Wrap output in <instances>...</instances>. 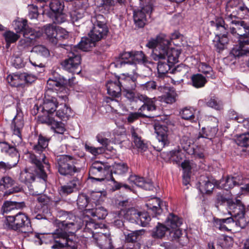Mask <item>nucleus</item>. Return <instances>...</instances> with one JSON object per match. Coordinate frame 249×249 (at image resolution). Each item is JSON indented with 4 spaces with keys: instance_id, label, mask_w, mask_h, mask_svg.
Segmentation results:
<instances>
[{
    "instance_id": "obj_1",
    "label": "nucleus",
    "mask_w": 249,
    "mask_h": 249,
    "mask_svg": "<svg viewBox=\"0 0 249 249\" xmlns=\"http://www.w3.org/2000/svg\"><path fill=\"white\" fill-rule=\"evenodd\" d=\"M75 216L70 213H67V217L65 220H56L55 224L58 227L53 234L54 244L53 249H62L66 248L68 249H77V243L75 241L74 235L69 234L67 232L72 229L75 224L73 221L70 220L75 218Z\"/></svg>"
},
{
    "instance_id": "obj_2",
    "label": "nucleus",
    "mask_w": 249,
    "mask_h": 249,
    "mask_svg": "<svg viewBox=\"0 0 249 249\" xmlns=\"http://www.w3.org/2000/svg\"><path fill=\"white\" fill-rule=\"evenodd\" d=\"M50 139L39 135L37 143L33 146L34 153H29V161L34 166V171L36 175L44 180L47 178V175L44 170L43 164L46 166V168H50L48 161L46 160L45 154L44 153L45 149L48 146Z\"/></svg>"
},
{
    "instance_id": "obj_3",
    "label": "nucleus",
    "mask_w": 249,
    "mask_h": 249,
    "mask_svg": "<svg viewBox=\"0 0 249 249\" xmlns=\"http://www.w3.org/2000/svg\"><path fill=\"white\" fill-rule=\"evenodd\" d=\"M24 124L22 113L18 112L11 124V129L13 133L12 142L15 146L10 145L6 142H0V152L6 155L17 157L18 151L15 146L19 145L22 142L21 131Z\"/></svg>"
},
{
    "instance_id": "obj_4",
    "label": "nucleus",
    "mask_w": 249,
    "mask_h": 249,
    "mask_svg": "<svg viewBox=\"0 0 249 249\" xmlns=\"http://www.w3.org/2000/svg\"><path fill=\"white\" fill-rule=\"evenodd\" d=\"M79 161V160L70 155L57 156L55 160L56 167L61 175L73 176L80 171V168L76 166Z\"/></svg>"
},
{
    "instance_id": "obj_5",
    "label": "nucleus",
    "mask_w": 249,
    "mask_h": 249,
    "mask_svg": "<svg viewBox=\"0 0 249 249\" xmlns=\"http://www.w3.org/2000/svg\"><path fill=\"white\" fill-rule=\"evenodd\" d=\"M30 225L28 216L24 213L18 212L14 215L6 216L3 223L5 229L17 231Z\"/></svg>"
},
{
    "instance_id": "obj_6",
    "label": "nucleus",
    "mask_w": 249,
    "mask_h": 249,
    "mask_svg": "<svg viewBox=\"0 0 249 249\" xmlns=\"http://www.w3.org/2000/svg\"><path fill=\"white\" fill-rule=\"evenodd\" d=\"M167 45L163 46L160 50H155L154 53L151 54L152 58L154 60H159L160 59H165L167 58V62L173 65L178 62V59L180 54V52L176 49H169Z\"/></svg>"
},
{
    "instance_id": "obj_7",
    "label": "nucleus",
    "mask_w": 249,
    "mask_h": 249,
    "mask_svg": "<svg viewBox=\"0 0 249 249\" xmlns=\"http://www.w3.org/2000/svg\"><path fill=\"white\" fill-rule=\"evenodd\" d=\"M81 55L78 52L73 50L69 53L68 58L61 62V65L66 71L73 73L79 74L81 71Z\"/></svg>"
},
{
    "instance_id": "obj_8",
    "label": "nucleus",
    "mask_w": 249,
    "mask_h": 249,
    "mask_svg": "<svg viewBox=\"0 0 249 249\" xmlns=\"http://www.w3.org/2000/svg\"><path fill=\"white\" fill-rule=\"evenodd\" d=\"M110 172V166L106 163L95 161L90 166L89 175V178L97 181H103Z\"/></svg>"
},
{
    "instance_id": "obj_9",
    "label": "nucleus",
    "mask_w": 249,
    "mask_h": 249,
    "mask_svg": "<svg viewBox=\"0 0 249 249\" xmlns=\"http://www.w3.org/2000/svg\"><path fill=\"white\" fill-rule=\"evenodd\" d=\"M91 22L93 23V26L88 34V36L97 42L107 36L108 29L104 21L97 19V17H93L91 19Z\"/></svg>"
},
{
    "instance_id": "obj_10",
    "label": "nucleus",
    "mask_w": 249,
    "mask_h": 249,
    "mask_svg": "<svg viewBox=\"0 0 249 249\" xmlns=\"http://www.w3.org/2000/svg\"><path fill=\"white\" fill-rule=\"evenodd\" d=\"M50 91H47L45 93L42 104L39 107L35 105L34 108H36L38 112H42L43 115H50L52 116L53 113L56 111L58 102L55 97L50 94Z\"/></svg>"
},
{
    "instance_id": "obj_11",
    "label": "nucleus",
    "mask_w": 249,
    "mask_h": 249,
    "mask_svg": "<svg viewBox=\"0 0 249 249\" xmlns=\"http://www.w3.org/2000/svg\"><path fill=\"white\" fill-rule=\"evenodd\" d=\"M154 129L158 141L156 147L157 150L160 151L163 147L168 145L170 143L168 128L165 124L156 123L154 125Z\"/></svg>"
},
{
    "instance_id": "obj_12",
    "label": "nucleus",
    "mask_w": 249,
    "mask_h": 249,
    "mask_svg": "<svg viewBox=\"0 0 249 249\" xmlns=\"http://www.w3.org/2000/svg\"><path fill=\"white\" fill-rule=\"evenodd\" d=\"M15 180L11 177L4 176L0 180V190L4 192V196L21 192L22 187L20 185H15Z\"/></svg>"
},
{
    "instance_id": "obj_13",
    "label": "nucleus",
    "mask_w": 249,
    "mask_h": 249,
    "mask_svg": "<svg viewBox=\"0 0 249 249\" xmlns=\"http://www.w3.org/2000/svg\"><path fill=\"white\" fill-rule=\"evenodd\" d=\"M38 121L41 124L51 126V129L54 132L63 134L66 130L65 124L60 121H55L53 117L50 115H42L38 117Z\"/></svg>"
},
{
    "instance_id": "obj_14",
    "label": "nucleus",
    "mask_w": 249,
    "mask_h": 249,
    "mask_svg": "<svg viewBox=\"0 0 249 249\" xmlns=\"http://www.w3.org/2000/svg\"><path fill=\"white\" fill-rule=\"evenodd\" d=\"M140 101L143 104L139 108L138 110L143 118H150V112L156 110L155 98H148L146 95L140 96Z\"/></svg>"
},
{
    "instance_id": "obj_15",
    "label": "nucleus",
    "mask_w": 249,
    "mask_h": 249,
    "mask_svg": "<svg viewBox=\"0 0 249 249\" xmlns=\"http://www.w3.org/2000/svg\"><path fill=\"white\" fill-rule=\"evenodd\" d=\"M140 101L143 104L139 108L138 110L143 118H150V112L156 110L155 98H148L146 95L140 96Z\"/></svg>"
},
{
    "instance_id": "obj_16",
    "label": "nucleus",
    "mask_w": 249,
    "mask_h": 249,
    "mask_svg": "<svg viewBox=\"0 0 249 249\" xmlns=\"http://www.w3.org/2000/svg\"><path fill=\"white\" fill-rule=\"evenodd\" d=\"M92 237L97 245L101 249H112L113 248L110 233H96L91 231Z\"/></svg>"
},
{
    "instance_id": "obj_17",
    "label": "nucleus",
    "mask_w": 249,
    "mask_h": 249,
    "mask_svg": "<svg viewBox=\"0 0 249 249\" xmlns=\"http://www.w3.org/2000/svg\"><path fill=\"white\" fill-rule=\"evenodd\" d=\"M149 210H151L155 216L160 215L164 209L167 210V205L165 201H161L158 197L149 200L145 204Z\"/></svg>"
},
{
    "instance_id": "obj_18",
    "label": "nucleus",
    "mask_w": 249,
    "mask_h": 249,
    "mask_svg": "<svg viewBox=\"0 0 249 249\" xmlns=\"http://www.w3.org/2000/svg\"><path fill=\"white\" fill-rule=\"evenodd\" d=\"M232 23L237 26V35L238 39V44L235 45L232 48L233 49L236 46L240 45L241 40H249V24L245 23L244 21L233 20Z\"/></svg>"
},
{
    "instance_id": "obj_19",
    "label": "nucleus",
    "mask_w": 249,
    "mask_h": 249,
    "mask_svg": "<svg viewBox=\"0 0 249 249\" xmlns=\"http://www.w3.org/2000/svg\"><path fill=\"white\" fill-rule=\"evenodd\" d=\"M170 41L167 38V36L163 34L157 36L155 39H150L146 44V46L149 48H154L153 51L158 49L160 50L163 48V46L170 45Z\"/></svg>"
},
{
    "instance_id": "obj_20",
    "label": "nucleus",
    "mask_w": 249,
    "mask_h": 249,
    "mask_svg": "<svg viewBox=\"0 0 249 249\" xmlns=\"http://www.w3.org/2000/svg\"><path fill=\"white\" fill-rule=\"evenodd\" d=\"M80 181L77 178H74L66 185L61 186L59 189V193L62 196H68L78 190Z\"/></svg>"
},
{
    "instance_id": "obj_21",
    "label": "nucleus",
    "mask_w": 249,
    "mask_h": 249,
    "mask_svg": "<svg viewBox=\"0 0 249 249\" xmlns=\"http://www.w3.org/2000/svg\"><path fill=\"white\" fill-rule=\"evenodd\" d=\"M107 93L112 97H119L123 90L119 78L108 81L106 84Z\"/></svg>"
},
{
    "instance_id": "obj_22",
    "label": "nucleus",
    "mask_w": 249,
    "mask_h": 249,
    "mask_svg": "<svg viewBox=\"0 0 249 249\" xmlns=\"http://www.w3.org/2000/svg\"><path fill=\"white\" fill-rule=\"evenodd\" d=\"M228 207L229 213L231 215V217L235 218L245 213V208L241 201L239 199H233Z\"/></svg>"
},
{
    "instance_id": "obj_23",
    "label": "nucleus",
    "mask_w": 249,
    "mask_h": 249,
    "mask_svg": "<svg viewBox=\"0 0 249 249\" xmlns=\"http://www.w3.org/2000/svg\"><path fill=\"white\" fill-rule=\"evenodd\" d=\"M130 132L132 140L136 147L141 151H145L147 149V145L142 139L141 130L138 128H134V126H132L130 128Z\"/></svg>"
},
{
    "instance_id": "obj_24",
    "label": "nucleus",
    "mask_w": 249,
    "mask_h": 249,
    "mask_svg": "<svg viewBox=\"0 0 249 249\" xmlns=\"http://www.w3.org/2000/svg\"><path fill=\"white\" fill-rule=\"evenodd\" d=\"M17 33L23 32V36L28 37V33L33 32V30L27 25V20L23 18H18L15 20L12 24Z\"/></svg>"
},
{
    "instance_id": "obj_25",
    "label": "nucleus",
    "mask_w": 249,
    "mask_h": 249,
    "mask_svg": "<svg viewBox=\"0 0 249 249\" xmlns=\"http://www.w3.org/2000/svg\"><path fill=\"white\" fill-rule=\"evenodd\" d=\"M138 74H134L132 76H126L123 74L122 77H118L123 89H135L138 87L137 81Z\"/></svg>"
},
{
    "instance_id": "obj_26",
    "label": "nucleus",
    "mask_w": 249,
    "mask_h": 249,
    "mask_svg": "<svg viewBox=\"0 0 249 249\" xmlns=\"http://www.w3.org/2000/svg\"><path fill=\"white\" fill-rule=\"evenodd\" d=\"M244 183L243 178L242 176L235 175L234 176L228 177L224 183L220 182L219 187L228 190L235 186H240Z\"/></svg>"
},
{
    "instance_id": "obj_27",
    "label": "nucleus",
    "mask_w": 249,
    "mask_h": 249,
    "mask_svg": "<svg viewBox=\"0 0 249 249\" xmlns=\"http://www.w3.org/2000/svg\"><path fill=\"white\" fill-rule=\"evenodd\" d=\"M129 180L136 186L144 189L145 190H152L154 186L149 180H146L143 178L136 175L130 176Z\"/></svg>"
},
{
    "instance_id": "obj_28",
    "label": "nucleus",
    "mask_w": 249,
    "mask_h": 249,
    "mask_svg": "<svg viewBox=\"0 0 249 249\" xmlns=\"http://www.w3.org/2000/svg\"><path fill=\"white\" fill-rule=\"evenodd\" d=\"M240 45L232 49L231 53L235 57L249 54V40H241Z\"/></svg>"
},
{
    "instance_id": "obj_29",
    "label": "nucleus",
    "mask_w": 249,
    "mask_h": 249,
    "mask_svg": "<svg viewBox=\"0 0 249 249\" xmlns=\"http://www.w3.org/2000/svg\"><path fill=\"white\" fill-rule=\"evenodd\" d=\"M85 214L87 216H91L94 220L103 219L107 214V211L103 207L96 208H88L85 210Z\"/></svg>"
},
{
    "instance_id": "obj_30",
    "label": "nucleus",
    "mask_w": 249,
    "mask_h": 249,
    "mask_svg": "<svg viewBox=\"0 0 249 249\" xmlns=\"http://www.w3.org/2000/svg\"><path fill=\"white\" fill-rule=\"evenodd\" d=\"M55 111L56 116L63 121H67L72 115V109L70 106L66 104H60L58 109Z\"/></svg>"
},
{
    "instance_id": "obj_31",
    "label": "nucleus",
    "mask_w": 249,
    "mask_h": 249,
    "mask_svg": "<svg viewBox=\"0 0 249 249\" xmlns=\"http://www.w3.org/2000/svg\"><path fill=\"white\" fill-rule=\"evenodd\" d=\"M188 71L189 67L188 66L183 64L178 65L172 71V73L174 74L173 79L177 82L182 81Z\"/></svg>"
},
{
    "instance_id": "obj_32",
    "label": "nucleus",
    "mask_w": 249,
    "mask_h": 249,
    "mask_svg": "<svg viewBox=\"0 0 249 249\" xmlns=\"http://www.w3.org/2000/svg\"><path fill=\"white\" fill-rule=\"evenodd\" d=\"M234 223V219L231 217L227 218H213V224L214 227L223 231H228L230 230V225Z\"/></svg>"
},
{
    "instance_id": "obj_33",
    "label": "nucleus",
    "mask_w": 249,
    "mask_h": 249,
    "mask_svg": "<svg viewBox=\"0 0 249 249\" xmlns=\"http://www.w3.org/2000/svg\"><path fill=\"white\" fill-rule=\"evenodd\" d=\"M116 66L122 68L124 71H126V73L124 74H125L126 76H132L134 74H137L136 72L137 70V65L130 60L122 61L120 63H117Z\"/></svg>"
},
{
    "instance_id": "obj_34",
    "label": "nucleus",
    "mask_w": 249,
    "mask_h": 249,
    "mask_svg": "<svg viewBox=\"0 0 249 249\" xmlns=\"http://www.w3.org/2000/svg\"><path fill=\"white\" fill-rule=\"evenodd\" d=\"M165 223L169 229H174L179 228L182 225V219L177 215L170 213L167 216Z\"/></svg>"
},
{
    "instance_id": "obj_35",
    "label": "nucleus",
    "mask_w": 249,
    "mask_h": 249,
    "mask_svg": "<svg viewBox=\"0 0 249 249\" xmlns=\"http://www.w3.org/2000/svg\"><path fill=\"white\" fill-rule=\"evenodd\" d=\"M199 184V190L203 194H210L212 192L214 187V184L208 178L205 177L200 179Z\"/></svg>"
},
{
    "instance_id": "obj_36",
    "label": "nucleus",
    "mask_w": 249,
    "mask_h": 249,
    "mask_svg": "<svg viewBox=\"0 0 249 249\" xmlns=\"http://www.w3.org/2000/svg\"><path fill=\"white\" fill-rule=\"evenodd\" d=\"M144 232L145 230L144 229L132 231L126 235L125 237L126 241L128 243L133 244V245L132 248H135L136 244L139 243L138 241L140 240L142 235H143Z\"/></svg>"
},
{
    "instance_id": "obj_37",
    "label": "nucleus",
    "mask_w": 249,
    "mask_h": 249,
    "mask_svg": "<svg viewBox=\"0 0 249 249\" xmlns=\"http://www.w3.org/2000/svg\"><path fill=\"white\" fill-rule=\"evenodd\" d=\"M96 42L92 38L88 37H83L78 44L79 49L85 51H89L90 49L95 47Z\"/></svg>"
},
{
    "instance_id": "obj_38",
    "label": "nucleus",
    "mask_w": 249,
    "mask_h": 249,
    "mask_svg": "<svg viewBox=\"0 0 249 249\" xmlns=\"http://www.w3.org/2000/svg\"><path fill=\"white\" fill-rule=\"evenodd\" d=\"M132 62L136 64H141L144 65L150 63L147 57L142 51H132Z\"/></svg>"
},
{
    "instance_id": "obj_39",
    "label": "nucleus",
    "mask_w": 249,
    "mask_h": 249,
    "mask_svg": "<svg viewBox=\"0 0 249 249\" xmlns=\"http://www.w3.org/2000/svg\"><path fill=\"white\" fill-rule=\"evenodd\" d=\"M170 229L166 225L158 223L156 228L153 229L152 235L154 238H161Z\"/></svg>"
},
{
    "instance_id": "obj_40",
    "label": "nucleus",
    "mask_w": 249,
    "mask_h": 249,
    "mask_svg": "<svg viewBox=\"0 0 249 249\" xmlns=\"http://www.w3.org/2000/svg\"><path fill=\"white\" fill-rule=\"evenodd\" d=\"M218 131L217 126H208L207 127L202 128V132L200 133L199 137L207 138L211 140L215 137Z\"/></svg>"
},
{
    "instance_id": "obj_41",
    "label": "nucleus",
    "mask_w": 249,
    "mask_h": 249,
    "mask_svg": "<svg viewBox=\"0 0 249 249\" xmlns=\"http://www.w3.org/2000/svg\"><path fill=\"white\" fill-rule=\"evenodd\" d=\"M90 201L88 195L84 193L79 194L77 199L78 209L85 211L87 207H89Z\"/></svg>"
},
{
    "instance_id": "obj_42",
    "label": "nucleus",
    "mask_w": 249,
    "mask_h": 249,
    "mask_svg": "<svg viewBox=\"0 0 249 249\" xmlns=\"http://www.w3.org/2000/svg\"><path fill=\"white\" fill-rule=\"evenodd\" d=\"M36 176L34 174L25 169L21 172L19 177V180L26 184L31 183L35 180Z\"/></svg>"
},
{
    "instance_id": "obj_43",
    "label": "nucleus",
    "mask_w": 249,
    "mask_h": 249,
    "mask_svg": "<svg viewBox=\"0 0 249 249\" xmlns=\"http://www.w3.org/2000/svg\"><path fill=\"white\" fill-rule=\"evenodd\" d=\"M163 59H160L159 61L157 67L158 74L159 77H163L170 70L173 65L171 63H167L165 61H162Z\"/></svg>"
},
{
    "instance_id": "obj_44",
    "label": "nucleus",
    "mask_w": 249,
    "mask_h": 249,
    "mask_svg": "<svg viewBox=\"0 0 249 249\" xmlns=\"http://www.w3.org/2000/svg\"><path fill=\"white\" fill-rule=\"evenodd\" d=\"M50 7L55 16H61L63 14L64 5L59 0H52Z\"/></svg>"
},
{
    "instance_id": "obj_45",
    "label": "nucleus",
    "mask_w": 249,
    "mask_h": 249,
    "mask_svg": "<svg viewBox=\"0 0 249 249\" xmlns=\"http://www.w3.org/2000/svg\"><path fill=\"white\" fill-rule=\"evenodd\" d=\"M133 89H123V94L130 102H137L140 101V96H143V94L136 93L133 91Z\"/></svg>"
},
{
    "instance_id": "obj_46",
    "label": "nucleus",
    "mask_w": 249,
    "mask_h": 249,
    "mask_svg": "<svg viewBox=\"0 0 249 249\" xmlns=\"http://www.w3.org/2000/svg\"><path fill=\"white\" fill-rule=\"evenodd\" d=\"M181 118L184 120L194 121L195 119V110L192 107H184L179 112Z\"/></svg>"
},
{
    "instance_id": "obj_47",
    "label": "nucleus",
    "mask_w": 249,
    "mask_h": 249,
    "mask_svg": "<svg viewBox=\"0 0 249 249\" xmlns=\"http://www.w3.org/2000/svg\"><path fill=\"white\" fill-rule=\"evenodd\" d=\"M191 80L193 86L197 88L204 87L207 82L206 78L200 74L193 75Z\"/></svg>"
},
{
    "instance_id": "obj_48",
    "label": "nucleus",
    "mask_w": 249,
    "mask_h": 249,
    "mask_svg": "<svg viewBox=\"0 0 249 249\" xmlns=\"http://www.w3.org/2000/svg\"><path fill=\"white\" fill-rule=\"evenodd\" d=\"M187 146V145H186L184 146V148L185 149L186 153L189 155L193 156L195 158L203 159L204 157L203 153L200 151V149L198 147L195 145L192 148H189Z\"/></svg>"
},
{
    "instance_id": "obj_49",
    "label": "nucleus",
    "mask_w": 249,
    "mask_h": 249,
    "mask_svg": "<svg viewBox=\"0 0 249 249\" xmlns=\"http://www.w3.org/2000/svg\"><path fill=\"white\" fill-rule=\"evenodd\" d=\"M11 31H6L3 35L7 45L16 42L20 36L18 34Z\"/></svg>"
},
{
    "instance_id": "obj_50",
    "label": "nucleus",
    "mask_w": 249,
    "mask_h": 249,
    "mask_svg": "<svg viewBox=\"0 0 249 249\" xmlns=\"http://www.w3.org/2000/svg\"><path fill=\"white\" fill-rule=\"evenodd\" d=\"M233 199L226 197L224 194L219 193L216 196L215 206L218 208L220 206L227 204V207L230 205V201H232Z\"/></svg>"
},
{
    "instance_id": "obj_51",
    "label": "nucleus",
    "mask_w": 249,
    "mask_h": 249,
    "mask_svg": "<svg viewBox=\"0 0 249 249\" xmlns=\"http://www.w3.org/2000/svg\"><path fill=\"white\" fill-rule=\"evenodd\" d=\"M217 244L223 249H228L233 244V239L230 236H224L218 239Z\"/></svg>"
},
{
    "instance_id": "obj_52",
    "label": "nucleus",
    "mask_w": 249,
    "mask_h": 249,
    "mask_svg": "<svg viewBox=\"0 0 249 249\" xmlns=\"http://www.w3.org/2000/svg\"><path fill=\"white\" fill-rule=\"evenodd\" d=\"M27 8L29 16H44L46 14L43 7H41L38 9L36 5L30 4L28 5Z\"/></svg>"
},
{
    "instance_id": "obj_53",
    "label": "nucleus",
    "mask_w": 249,
    "mask_h": 249,
    "mask_svg": "<svg viewBox=\"0 0 249 249\" xmlns=\"http://www.w3.org/2000/svg\"><path fill=\"white\" fill-rule=\"evenodd\" d=\"M20 204L16 202L5 201L2 207V210L3 213H7L15 210H17L19 208Z\"/></svg>"
},
{
    "instance_id": "obj_54",
    "label": "nucleus",
    "mask_w": 249,
    "mask_h": 249,
    "mask_svg": "<svg viewBox=\"0 0 249 249\" xmlns=\"http://www.w3.org/2000/svg\"><path fill=\"white\" fill-rule=\"evenodd\" d=\"M58 28L52 25H47L45 28V33L49 39L50 41L53 43V38L56 36Z\"/></svg>"
},
{
    "instance_id": "obj_55",
    "label": "nucleus",
    "mask_w": 249,
    "mask_h": 249,
    "mask_svg": "<svg viewBox=\"0 0 249 249\" xmlns=\"http://www.w3.org/2000/svg\"><path fill=\"white\" fill-rule=\"evenodd\" d=\"M31 52L35 53L39 55L44 57L48 56L50 55L48 49L44 46L41 45L34 46L32 48Z\"/></svg>"
},
{
    "instance_id": "obj_56",
    "label": "nucleus",
    "mask_w": 249,
    "mask_h": 249,
    "mask_svg": "<svg viewBox=\"0 0 249 249\" xmlns=\"http://www.w3.org/2000/svg\"><path fill=\"white\" fill-rule=\"evenodd\" d=\"M177 94L174 90H170L162 96V100L167 104H173L176 101Z\"/></svg>"
},
{
    "instance_id": "obj_57",
    "label": "nucleus",
    "mask_w": 249,
    "mask_h": 249,
    "mask_svg": "<svg viewBox=\"0 0 249 249\" xmlns=\"http://www.w3.org/2000/svg\"><path fill=\"white\" fill-rule=\"evenodd\" d=\"M218 42L215 44V46L218 50V52L224 50L225 46L228 43L229 39L227 34H223L222 36H217Z\"/></svg>"
},
{
    "instance_id": "obj_58",
    "label": "nucleus",
    "mask_w": 249,
    "mask_h": 249,
    "mask_svg": "<svg viewBox=\"0 0 249 249\" xmlns=\"http://www.w3.org/2000/svg\"><path fill=\"white\" fill-rule=\"evenodd\" d=\"M183 153L179 149L170 152V160L174 163H179L183 159Z\"/></svg>"
},
{
    "instance_id": "obj_59",
    "label": "nucleus",
    "mask_w": 249,
    "mask_h": 249,
    "mask_svg": "<svg viewBox=\"0 0 249 249\" xmlns=\"http://www.w3.org/2000/svg\"><path fill=\"white\" fill-rule=\"evenodd\" d=\"M236 143L242 147L249 146V133H245L240 135L236 139Z\"/></svg>"
},
{
    "instance_id": "obj_60",
    "label": "nucleus",
    "mask_w": 249,
    "mask_h": 249,
    "mask_svg": "<svg viewBox=\"0 0 249 249\" xmlns=\"http://www.w3.org/2000/svg\"><path fill=\"white\" fill-rule=\"evenodd\" d=\"M69 37L68 32L65 29L58 28L56 37L53 38V44H56L59 41L66 39Z\"/></svg>"
},
{
    "instance_id": "obj_61",
    "label": "nucleus",
    "mask_w": 249,
    "mask_h": 249,
    "mask_svg": "<svg viewBox=\"0 0 249 249\" xmlns=\"http://www.w3.org/2000/svg\"><path fill=\"white\" fill-rule=\"evenodd\" d=\"M138 87L143 90L151 91L156 89V84L154 81H148L145 83L139 82L137 83Z\"/></svg>"
},
{
    "instance_id": "obj_62",
    "label": "nucleus",
    "mask_w": 249,
    "mask_h": 249,
    "mask_svg": "<svg viewBox=\"0 0 249 249\" xmlns=\"http://www.w3.org/2000/svg\"><path fill=\"white\" fill-rule=\"evenodd\" d=\"M8 82L13 87H18L21 83L20 73L9 75L7 77Z\"/></svg>"
},
{
    "instance_id": "obj_63",
    "label": "nucleus",
    "mask_w": 249,
    "mask_h": 249,
    "mask_svg": "<svg viewBox=\"0 0 249 249\" xmlns=\"http://www.w3.org/2000/svg\"><path fill=\"white\" fill-rule=\"evenodd\" d=\"M20 77L21 80L24 81L27 85H31L37 79V77L35 75L26 72L21 73Z\"/></svg>"
},
{
    "instance_id": "obj_64",
    "label": "nucleus",
    "mask_w": 249,
    "mask_h": 249,
    "mask_svg": "<svg viewBox=\"0 0 249 249\" xmlns=\"http://www.w3.org/2000/svg\"><path fill=\"white\" fill-rule=\"evenodd\" d=\"M140 212L134 208L129 209L126 212V217L132 222L137 223Z\"/></svg>"
}]
</instances>
